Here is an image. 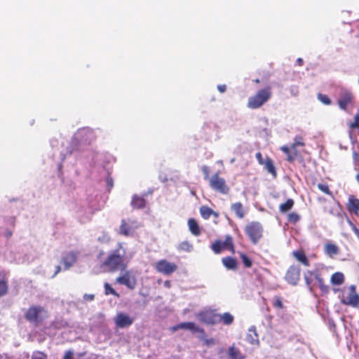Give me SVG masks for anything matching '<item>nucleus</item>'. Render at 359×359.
Returning <instances> with one entry per match:
<instances>
[{
    "mask_svg": "<svg viewBox=\"0 0 359 359\" xmlns=\"http://www.w3.org/2000/svg\"><path fill=\"white\" fill-rule=\"evenodd\" d=\"M126 251L123 248V244L118 243L117 248L109 253L107 258L101 263L100 268L103 271L114 273L117 271H123L127 268L124 257Z\"/></svg>",
    "mask_w": 359,
    "mask_h": 359,
    "instance_id": "obj_1",
    "label": "nucleus"
},
{
    "mask_svg": "<svg viewBox=\"0 0 359 359\" xmlns=\"http://www.w3.org/2000/svg\"><path fill=\"white\" fill-rule=\"evenodd\" d=\"M325 266L323 264H318L312 270H307L304 273V278L306 286L311 290L312 283L313 280L318 283V287L323 293H327L329 292V287L325 285V280L320 273V270Z\"/></svg>",
    "mask_w": 359,
    "mask_h": 359,
    "instance_id": "obj_2",
    "label": "nucleus"
},
{
    "mask_svg": "<svg viewBox=\"0 0 359 359\" xmlns=\"http://www.w3.org/2000/svg\"><path fill=\"white\" fill-rule=\"evenodd\" d=\"M272 97V88L267 86L259 90L255 95L250 97L247 106L250 109H255L266 104Z\"/></svg>",
    "mask_w": 359,
    "mask_h": 359,
    "instance_id": "obj_3",
    "label": "nucleus"
},
{
    "mask_svg": "<svg viewBox=\"0 0 359 359\" xmlns=\"http://www.w3.org/2000/svg\"><path fill=\"white\" fill-rule=\"evenodd\" d=\"M48 317V311L41 306L32 305L25 313V318L34 326L41 325Z\"/></svg>",
    "mask_w": 359,
    "mask_h": 359,
    "instance_id": "obj_4",
    "label": "nucleus"
},
{
    "mask_svg": "<svg viewBox=\"0 0 359 359\" xmlns=\"http://www.w3.org/2000/svg\"><path fill=\"white\" fill-rule=\"evenodd\" d=\"M244 231L251 243L256 245L263 236L264 227L259 222L253 221L246 224Z\"/></svg>",
    "mask_w": 359,
    "mask_h": 359,
    "instance_id": "obj_5",
    "label": "nucleus"
},
{
    "mask_svg": "<svg viewBox=\"0 0 359 359\" xmlns=\"http://www.w3.org/2000/svg\"><path fill=\"white\" fill-rule=\"evenodd\" d=\"M209 185L212 189L224 195L228 194L230 191L226 180L219 176V172L215 173L209 179Z\"/></svg>",
    "mask_w": 359,
    "mask_h": 359,
    "instance_id": "obj_6",
    "label": "nucleus"
},
{
    "mask_svg": "<svg viewBox=\"0 0 359 359\" xmlns=\"http://www.w3.org/2000/svg\"><path fill=\"white\" fill-rule=\"evenodd\" d=\"M196 317L201 323L213 325L218 323L219 313L215 310L208 309L198 313Z\"/></svg>",
    "mask_w": 359,
    "mask_h": 359,
    "instance_id": "obj_7",
    "label": "nucleus"
},
{
    "mask_svg": "<svg viewBox=\"0 0 359 359\" xmlns=\"http://www.w3.org/2000/svg\"><path fill=\"white\" fill-rule=\"evenodd\" d=\"M177 265L166 259H161L155 264V269L160 273L170 276L177 270Z\"/></svg>",
    "mask_w": 359,
    "mask_h": 359,
    "instance_id": "obj_8",
    "label": "nucleus"
},
{
    "mask_svg": "<svg viewBox=\"0 0 359 359\" xmlns=\"http://www.w3.org/2000/svg\"><path fill=\"white\" fill-rule=\"evenodd\" d=\"M116 282L126 286L130 290H134L137 285V279L129 271H126L122 276L116 278Z\"/></svg>",
    "mask_w": 359,
    "mask_h": 359,
    "instance_id": "obj_9",
    "label": "nucleus"
},
{
    "mask_svg": "<svg viewBox=\"0 0 359 359\" xmlns=\"http://www.w3.org/2000/svg\"><path fill=\"white\" fill-rule=\"evenodd\" d=\"M301 269L297 265H291L285 276V280L290 285H296L300 280Z\"/></svg>",
    "mask_w": 359,
    "mask_h": 359,
    "instance_id": "obj_10",
    "label": "nucleus"
},
{
    "mask_svg": "<svg viewBox=\"0 0 359 359\" xmlns=\"http://www.w3.org/2000/svg\"><path fill=\"white\" fill-rule=\"evenodd\" d=\"M348 290V295L346 298H342L341 302L344 305L357 307L359 304V295L356 292L355 286L351 285Z\"/></svg>",
    "mask_w": 359,
    "mask_h": 359,
    "instance_id": "obj_11",
    "label": "nucleus"
},
{
    "mask_svg": "<svg viewBox=\"0 0 359 359\" xmlns=\"http://www.w3.org/2000/svg\"><path fill=\"white\" fill-rule=\"evenodd\" d=\"M114 320L117 327L125 328L130 327L133 323L134 319L128 315L120 312L116 314Z\"/></svg>",
    "mask_w": 359,
    "mask_h": 359,
    "instance_id": "obj_12",
    "label": "nucleus"
},
{
    "mask_svg": "<svg viewBox=\"0 0 359 359\" xmlns=\"http://www.w3.org/2000/svg\"><path fill=\"white\" fill-rule=\"evenodd\" d=\"M137 228L136 222L130 220L126 222L125 219L121 220V224L119 228V233L124 236H130Z\"/></svg>",
    "mask_w": 359,
    "mask_h": 359,
    "instance_id": "obj_13",
    "label": "nucleus"
},
{
    "mask_svg": "<svg viewBox=\"0 0 359 359\" xmlns=\"http://www.w3.org/2000/svg\"><path fill=\"white\" fill-rule=\"evenodd\" d=\"M77 260V253L71 251L67 252L62 258L61 262L64 264V269H69Z\"/></svg>",
    "mask_w": 359,
    "mask_h": 359,
    "instance_id": "obj_14",
    "label": "nucleus"
},
{
    "mask_svg": "<svg viewBox=\"0 0 359 359\" xmlns=\"http://www.w3.org/2000/svg\"><path fill=\"white\" fill-rule=\"evenodd\" d=\"M280 150L287 155V161L293 163L295 160L300 158L301 155L297 149V147L294 148H289L287 146L284 145L280 147Z\"/></svg>",
    "mask_w": 359,
    "mask_h": 359,
    "instance_id": "obj_15",
    "label": "nucleus"
},
{
    "mask_svg": "<svg viewBox=\"0 0 359 359\" xmlns=\"http://www.w3.org/2000/svg\"><path fill=\"white\" fill-rule=\"evenodd\" d=\"M353 96L349 91L344 92L338 100V104L340 109L346 110L347 107L353 104Z\"/></svg>",
    "mask_w": 359,
    "mask_h": 359,
    "instance_id": "obj_16",
    "label": "nucleus"
},
{
    "mask_svg": "<svg viewBox=\"0 0 359 359\" xmlns=\"http://www.w3.org/2000/svg\"><path fill=\"white\" fill-rule=\"evenodd\" d=\"M346 209L351 214L359 215V199L354 195H350L346 203Z\"/></svg>",
    "mask_w": 359,
    "mask_h": 359,
    "instance_id": "obj_17",
    "label": "nucleus"
},
{
    "mask_svg": "<svg viewBox=\"0 0 359 359\" xmlns=\"http://www.w3.org/2000/svg\"><path fill=\"white\" fill-rule=\"evenodd\" d=\"M323 251L327 256L332 259L339 253L340 249L337 244L327 241L324 244Z\"/></svg>",
    "mask_w": 359,
    "mask_h": 359,
    "instance_id": "obj_18",
    "label": "nucleus"
},
{
    "mask_svg": "<svg viewBox=\"0 0 359 359\" xmlns=\"http://www.w3.org/2000/svg\"><path fill=\"white\" fill-rule=\"evenodd\" d=\"M181 329L188 330L191 331L192 333L198 332L202 334V338L205 336V330L203 328H201L196 325L195 323L193 322H184L180 323Z\"/></svg>",
    "mask_w": 359,
    "mask_h": 359,
    "instance_id": "obj_19",
    "label": "nucleus"
},
{
    "mask_svg": "<svg viewBox=\"0 0 359 359\" xmlns=\"http://www.w3.org/2000/svg\"><path fill=\"white\" fill-rule=\"evenodd\" d=\"M292 256L294 257V259L304 265V266H310V262L306 255L305 252L302 250H294L292 252Z\"/></svg>",
    "mask_w": 359,
    "mask_h": 359,
    "instance_id": "obj_20",
    "label": "nucleus"
},
{
    "mask_svg": "<svg viewBox=\"0 0 359 359\" xmlns=\"http://www.w3.org/2000/svg\"><path fill=\"white\" fill-rule=\"evenodd\" d=\"M187 225L191 233L195 236H198L201 233V228L198 222L194 218H189L187 221Z\"/></svg>",
    "mask_w": 359,
    "mask_h": 359,
    "instance_id": "obj_21",
    "label": "nucleus"
},
{
    "mask_svg": "<svg viewBox=\"0 0 359 359\" xmlns=\"http://www.w3.org/2000/svg\"><path fill=\"white\" fill-rule=\"evenodd\" d=\"M199 211L201 217L204 219H209L212 215L215 218H217L219 217L218 212H215L212 208H209L207 205H202L200 208Z\"/></svg>",
    "mask_w": 359,
    "mask_h": 359,
    "instance_id": "obj_22",
    "label": "nucleus"
},
{
    "mask_svg": "<svg viewBox=\"0 0 359 359\" xmlns=\"http://www.w3.org/2000/svg\"><path fill=\"white\" fill-rule=\"evenodd\" d=\"M130 205L133 209H142L145 207L146 201L142 196L135 194L132 198Z\"/></svg>",
    "mask_w": 359,
    "mask_h": 359,
    "instance_id": "obj_23",
    "label": "nucleus"
},
{
    "mask_svg": "<svg viewBox=\"0 0 359 359\" xmlns=\"http://www.w3.org/2000/svg\"><path fill=\"white\" fill-rule=\"evenodd\" d=\"M231 210L235 213L238 218L243 219L245 217V211L241 202H236L231 204Z\"/></svg>",
    "mask_w": 359,
    "mask_h": 359,
    "instance_id": "obj_24",
    "label": "nucleus"
},
{
    "mask_svg": "<svg viewBox=\"0 0 359 359\" xmlns=\"http://www.w3.org/2000/svg\"><path fill=\"white\" fill-rule=\"evenodd\" d=\"M8 285L6 275L0 272V297L8 293Z\"/></svg>",
    "mask_w": 359,
    "mask_h": 359,
    "instance_id": "obj_25",
    "label": "nucleus"
},
{
    "mask_svg": "<svg viewBox=\"0 0 359 359\" xmlns=\"http://www.w3.org/2000/svg\"><path fill=\"white\" fill-rule=\"evenodd\" d=\"M263 165L264 166L265 169L267 170L269 173L271 174V175L273 177H276L277 172L276 167L273 164V161L269 157L267 156L265 158L264 163Z\"/></svg>",
    "mask_w": 359,
    "mask_h": 359,
    "instance_id": "obj_26",
    "label": "nucleus"
},
{
    "mask_svg": "<svg viewBox=\"0 0 359 359\" xmlns=\"http://www.w3.org/2000/svg\"><path fill=\"white\" fill-rule=\"evenodd\" d=\"M234 317L229 312H226L223 314L219 313L218 323H222L225 325H229L233 323Z\"/></svg>",
    "mask_w": 359,
    "mask_h": 359,
    "instance_id": "obj_27",
    "label": "nucleus"
},
{
    "mask_svg": "<svg viewBox=\"0 0 359 359\" xmlns=\"http://www.w3.org/2000/svg\"><path fill=\"white\" fill-rule=\"evenodd\" d=\"M228 354L231 359L245 358V355L241 352V351L238 348H236L234 346H231V347H229Z\"/></svg>",
    "mask_w": 359,
    "mask_h": 359,
    "instance_id": "obj_28",
    "label": "nucleus"
},
{
    "mask_svg": "<svg viewBox=\"0 0 359 359\" xmlns=\"http://www.w3.org/2000/svg\"><path fill=\"white\" fill-rule=\"evenodd\" d=\"M222 263L228 269H236L237 268L236 259L231 257H225L222 258Z\"/></svg>",
    "mask_w": 359,
    "mask_h": 359,
    "instance_id": "obj_29",
    "label": "nucleus"
},
{
    "mask_svg": "<svg viewBox=\"0 0 359 359\" xmlns=\"http://www.w3.org/2000/svg\"><path fill=\"white\" fill-rule=\"evenodd\" d=\"M330 281L334 285H340L344 282V276L341 272H335L332 275Z\"/></svg>",
    "mask_w": 359,
    "mask_h": 359,
    "instance_id": "obj_30",
    "label": "nucleus"
},
{
    "mask_svg": "<svg viewBox=\"0 0 359 359\" xmlns=\"http://www.w3.org/2000/svg\"><path fill=\"white\" fill-rule=\"evenodd\" d=\"M294 204V200L292 198H288L285 203L279 205V211L281 213H285L292 208Z\"/></svg>",
    "mask_w": 359,
    "mask_h": 359,
    "instance_id": "obj_31",
    "label": "nucleus"
},
{
    "mask_svg": "<svg viewBox=\"0 0 359 359\" xmlns=\"http://www.w3.org/2000/svg\"><path fill=\"white\" fill-rule=\"evenodd\" d=\"M222 244L224 249H227L231 252L234 253L235 248L233 238L230 235H226L225 236V240L224 242H222Z\"/></svg>",
    "mask_w": 359,
    "mask_h": 359,
    "instance_id": "obj_32",
    "label": "nucleus"
},
{
    "mask_svg": "<svg viewBox=\"0 0 359 359\" xmlns=\"http://www.w3.org/2000/svg\"><path fill=\"white\" fill-rule=\"evenodd\" d=\"M89 135H91V132L88 130H79L75 135L72 142L77 143L79 141H83V139L86 137H88Z\"/></svg>",
    "mask_w": 359,
    "mask_h": 359,
    "instance_id": "obj_33",
    "label": "nucleus"
},
{
    "mask_svg": "<svg viewBox=\"0 0 359 359\" xmlns=\"http://www.w3.org/2000/svg\"><path fill=\"white\" fill-rule=\"evenodd\" d=\"M177 250L189 252L193 250V245L188 241H184L178 245Z\"/></svg>",
    "mask_w": 359,
    "mask_h": 359,
    "instance_id": "obj_34",
    "label": "nucleus"
},
{
    "mask_svg": "<svg viewBox=\"0 0 359 359\" xmlns=\"http://www.w3.org/2000/svg\"><path fill=\"white\" fill-rule=\"evenodd\" d=\"M352 158L353 161L354 170L356 171H359V149H353Z\"/></svg>",
    "mask_w": 359,
    "mask_h": 359,
    "instance_id": "obj_35",
    "label": "nucleus"
},
{
    "mask_svg": "<svg viewBox=\"0 0 359 359\" xmlns=\"http://www.w3.org/2000/svg\"><path fill=\"white\" fill-rule=\"evenodd\" d=\"M317 187L318 189L324 193L325 194H327L328 196H330L333 197V194L330 189V187L326 182H320L317 184Z\"/></svg>",
    "mask_w": 359,
    "mask_h": 359,
    "instance_id": "obj_36",
    "label": "nucleus"
},
{
    "mask_svg": "<svg viewBox=\"0 0 359 359\" xmlns=\"http://www.w3.org/2000/svg\"><path fill=\"white\" fill-rule=\"evenodd\" d=\"M211 249L215 254H219L224 248L222 242H221L219 240L215 241L212 245H211Z\"/></svg>",
    "mask_w": 359,
    "mask_h": 359,
    "instance_id": "obj_37",
    "label": "nucleus"
},
{
    "mask_svg": "<svg viewBox=\"0 0 359 359\" xmlns=\"http://www.w3.org/2000/svg\"><path fill=\"white\" fill-rule=\"evenodd\" d=\"M351 131L358 130L359 132V112L355 114L353 118V121L348 124Z\"/></svg>",
    "mask_w": 359,
    "mask_h": 359,
    "instance_id": "obj_38",
    "label": "nucleus"
},
{
    "mask_svg": "<svg viewBox=\"0 0 359 359\" xmlns=\"http://www.w3.org/2000/svg\"><path fill=\"white\" fill-rule=\"evenodd\" d=\"M240 257L245 268H250L252 265V262L245 253L241 252Z\"/></svg>",
    "mask_w": 359,
    "mask_h": 359,
    "instance_id": "obj_39",
    "label": "nucleus"
},
{
    "mask_svg": "<svg viewBox=\"0 0 359 359\" xmlns=\"http://www.w3.org/2000/svg\"><path fill=\"white\" fill-rule=\"evenodd\" d=\"M104 293L106 295L113 294L117 297H119V294L115 291V290L108 283H105L104 285Z\"/></svg>",
    "mask_w": 359,
    "mask_h": 359,
    "instance_id": "obj_40",
    "label": "nucleus"
},
{
    "mask_svg": "<svg viewBox=\"0 0 359 359\" xmlns=\"http://www.w3.org/2000/svg\"><path fill=\"white\" fill-rule=\"evenodd\" d=\"M300 219V216L297 212H291L287 215V221L292 224H296Z\"/></svg>",
    "mask_w": 359,
    "mask_h": 359,
    "instance_id": "obj_41",
    "label": "nucleus"
},
{
    "mask_svg": "<svg viewBox=\"0 0 359 359\" xmlns=\"http://www.w3.org/2000/svg\"><path fill=\"white\" fill-rule=\"evenodd\" d=\"M32 359H48V355L44 352L36 351L33 352Z\"/></svg>",
    "mask_w": 359,
    "mask_h": 359,
    "instance_id": "obj_42",
    "label": "nucleus"
},
{
    "mask_svg": "<svg viewBox=\"0 0 359 359\" xmlns=\"http://www.w3.org/2000/svg\"><path fill=\"white\" fill-rule=\"evenodd\" d=\"M273 306L276 309H283V304L280 297H275L273 301Z\"/></svg>",
    "mask_w": 359,
    "mask_h": 359,
    "instance_id": "obj_43",
    "label": "nucleus"
},
{
    "mask_svg": "<svg viewBox=\"0 0 359 359\" xmlns=\"http://www.w3.org/2000/svg\"><path fill=\"white\" fill-rule=\"evenodd\" d=\"M305 145L303 137L301 136H296L294 139V142L292 144V148H294V147L302 146L304 147Z\"/></svg>",
    "mask_w": 359,
    "mask_h": 359,
    "instance_id": "obj_44",
    "label": "nucleus"
},
{
    "mask_svg": "<svg viewBox=\"0 0 359 359\" xmlns=\"http://www.w3.org/2000/svg\"><path fill=\"white\" fill-rule=\"evenodd\" d=\"M318 100L324 104L329 105L331 104V100L327 95L319 93L318 95Z\"/></svg>",
    "mask_w": 359,
    "mask_h": 359,
    "instance_id": "obj_45",
    "label": "nucleus"
},
{
    "mask_svg": "<svg viewBox=\"0 0 359 359\" xmlns=\"http://www.w3.org/2000/svg\"><path fill=\"white\" fill-rule=\"evenodd\" d=\"M201 170H202V172L203 173V175H204V180L209 181V179L210 178V170L209 167L207 166V165H203L201 167Z\"/></svg>",
    "mask_w": 359,
    "mask_h": 359,
    "instance_id": "obj_46",
    "label": "nucleus"
},
{
    "mask_svg": "<svg viewBox=\"0 0 359 359\" xmlns=\"http://www.w3.org/2000/svg\"><path fill=\"white\" fill-rule=\"evenodd\" d=\"M328 212L330 214V215H332L335 217H337L339 218H341L342 219L343 217V215L341 214V212L340 211H338L337 210L334 209V208H331L328 210Z\"/></svg>",
    "mask_w": 359,
    "mask_h": 359,
    "instance_id": "obj_47",
    "label": "nucleus"
},
{
    "mask_svg": "<svg viewBox=\"0 0 359 359\" xmlns=\"http://www.w3.org/2000/svg\"><path fill=\"white\" fill-rule=\"evenodd\" d=\"M106 183L109 189H111L114 186V180L109 175L106 178Z\"/></svg>",
    "mask_w": 359,
    "mask_h": 359,
    "instance_id": "obj_48",
    "label": "nucleus"
},
{
    "mask_svg": "<svg viewBox=\"0 0 359 359\" xmlns=\"http://www.w3.org/2000/svg\"><path fill=\"white\" fill-rule=\"evenodd\" d=\"M203 344L207 346H211L215 344V340L213 338L203 339Z\"/></svg>",
    "mask_w": 359,
    "mask_h": 359,
    "instance_id": "obj_49",
    "label": "nucleus"
},
{
    "mask_svg": "<svg viewBox=\"0 0 359 359\" xmlns=\"http://www.w3.org/2000/svg\"><path fill=\"white\" fill-rule=\"evenodd\" d=\"M62 359H74V352L72 350L65 351Z\"/></svg>",
    "mask_w": 359,
    "mask_h": 359,
    "instance_id": "obj_50",
    "label": "nucleus"
},
{
    "mask_svg": "<svg viewBox=\"0 0 359 359\" xmlns=\"http://www.w3.org/2000/svg\"><path fill=\"white\" fill-rule=\"evenodd\" d=\"M255 157L260 165H264L265 159L263 158L261 152H257L255 155Z\"/></svg>",
    "mask_w": 359,
    "mask_h": 359,
    "instance_id": "obj_51",
    "label": "nucleus"
},
{
    "mask_svg": "<svg viewBox=\"0 0 359 359\" xmlns=\"http://www.w3.org/2000/svg\"><path fill=\"white\" fill-rule=\"evenodd\" d=\"M83 299L86 301H93L95 299V295L93 294H86L83 296Z\"/></svg>",
    "mask_w": 359,
    "mask_h": 359,
    "instance_id": "obj_52",
    "label": "nucleus"
},
{
    "mask_svg": "<svg viewBox=\"0 0 359 359\" xmlns=\"http://www.w3.org/2000/svg\"><path fill=\"white\" fill-rule=\"evenodd\" d=\"M217 89L220 93H224L226 90V86L224 84L219 85L217 86Z\"/></svg>",
    "mask_w": 359,
    "mask_h": 359,
    "instance_id": "obj_53",
    "label": "nucleus"
},
{
    "mask_svg": "<svg viewBox=\"0 0 359 359\" xmlns=\"http://www.w3.org/2000/svg\"><path fill=\"white\" fill-rule=\"evenodd\" d=\"M180 323H179V324H177V325H175L172 326V327L170 328V330H171V331H172V332H176V331H177L178 330L181 329V327H180Z\"/></svg>",
    "mask_w": 359,
    "mask_h": 359,
    "instance_id": "obj_54",
    "label": "nucleus"
},
{
    "mask_svg": "<svg viewBox=\"0 0 359 359\" xmlns=\"http://www.w3.org/2000/svg\"><path fill=\"white\" fill-rule=\"evenodd\" d=\"M61 271V267L60 266H57L55 267V271L54 273V274L53 275V277H55L58 273H60Z\"/></svg>",
    "mask_w": 359,
    "mask_h": 359,
    "instance_id": "obj_55",
    "label": "nucleus"
},
{
    "mask_svg": "<svg viewBox=\"0 0 359 359\" xmlns=\"http://www.w3.org/2000/svg\"><path fill=\"white\" fill-rule=\"evenodd\" d=\"M12 234H13V233H12V231H10V230L6 231V233H5V236H6V237L7 238H11V236H12Z\"/></svg>",
    "mask_w": 359,
    "mask_h": 359,
    "instance_id": "obj_56",
    "label": "nucleus"
},
{
    "mask_svg": "<svg viewBox=\"0 0 359 359\" xmlns=\"http://www.w3.org/2000/svg\"><path fill=\"white\" fill-rule=\"evenodd\" d=\"M164 285L165 287H169L170 286V282L169 280H166L165 281Z\"/></svg>",
    "mask_w": 359,
    "mask_h": 359,
    "instance_id": "obj_57",
    "label": "nucleus"
},
{
    "mask_svg": "<svg viewBox=\"0 0 359 359\" xmlns=\"http://www.w3.org/2000/svg\"><path fill=\"white\" fill-rule=\"evenodd\" d=\"M297 62L301 65L303 63V60L302 58H298Z\"/></svg>",
    "mask_w": 359,
    "mask_h": 359,
    "instance_id": "obj_58",
    "label": "nucleus"
},
{
    "mask_svg": "<svg viewBox=\"0 0 359 359\" xmlns=\"http://www.w3.org/2000/svg\"><path fill=\"white\" fill-rule=\"evenodd\" d=\"M254 82L257 84H259V83H260V80L259 79H256L254 80Z\"/></svg>",
    "mask_w": 359,
    "mask_h": 359,
    "instance_id": "obj_59",
    "label": "nucleus"
},
{
    "mask_svg": "<svg viewBox=\"0 0 359 359\" xmlns=\"http://www.w3.org/2000/svg\"><path fill=\"white\" fill-rule=\"evenodd\" d=\"M355 179H356L357 182L359 183V172L356 175Z\"/></svg>",
    "mask_w": 359,
    "mask_h": 359,
    "instance_id": "obj_60",
    "label": "nucleus"
},
{
    "mask_svg": "<svg viewBox=\"0 0 359 359\" xmlns=\"http://www.w3.org/2000/svg\"><path fill=\"white\" fill-rule=\"evenodd\" d=\"M337 204H338V206H339L340 208H341V205H340V203H339V202L337 203Z\"/></svg>",
    "mask_w": 359,
    "mask_h": 359,
    "instance_id": "obj_61",
    "label": "nucleus"
},
{
    "mask_svg": "<svg viewBox=\"0 0 359 359\" xmlns=\"http://www.w3.org/2000/svg\"><path fill=\"white\" fill-rule=\"evenodd\" d=\"M103 254H104V252H102V251H101V252H100V255H103Z\"/></svg>",
    "mask_w": 359,
    "mask_h": 359,
    "instance_id": "obj_62",
    "label": "nucleus"
}]
</instances>
